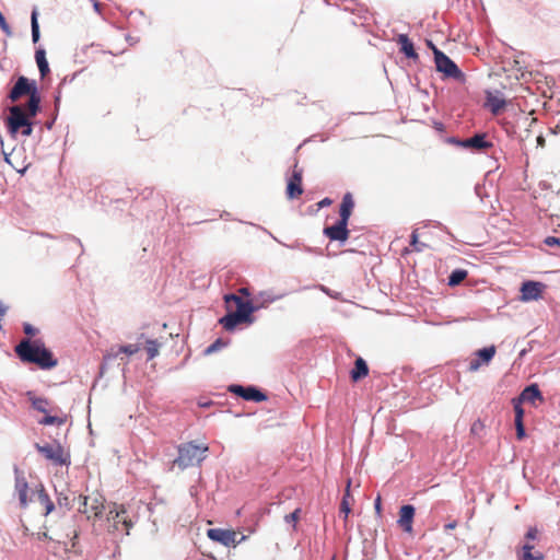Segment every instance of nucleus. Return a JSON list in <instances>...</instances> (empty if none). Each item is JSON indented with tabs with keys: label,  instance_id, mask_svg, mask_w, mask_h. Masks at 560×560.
I'll list each match as a JSON object with an SVG mask.
<instances>
[{
	"label": "nucleus",
	"instance_id": "nucleus-1",
	"mask_svg": "<svg viewBox=\"0 0 560 560\" xmlns=\"http://www.w3.org/2000/svg\"><path fill=\"white\" fill-rule=\"evenodd\" d=\"M14 351L23 363L35 364L44 371L58 365V359L42 339H23L15 346Z\"/></svg>",
	"mask_w": 560,
	"mask_h": 560
},
{
	"label": "nucleus",
	"instance_id": "nucleus-2",
	"mask_svg": "<svg viewBox=\"0 0 560 560\" xmlns=\"http://www.w3.org/2000/svg\"><path fill=\"white\" fill-rule=\"evenodd\" d=\"M261 310V305L253 300L246 302L240 307L238 311L229 310L224 316L219 318V324L226 331H234L241 324L253 325L256 322L255 313Z\"/></svg>",
	"mask_w": 560,
	"mask_h": 560
},
{
	"label": "nucleus",
	"instance_id": "nucleus-3",
	"mask_svg": "<svg viewBox=\"0 0 560 560\" xmlns=\"http://www.w3.org/2000/svg\"><path fill=\"white\" fill-rule=\"evenodd\" d=\"M9 115L4 118L7 131L12 139L19 135L22 137H31L34 131L36 120H31L22 110L21 104L12 105L8 108Z\"/></svg>",
	"mask_w": 560,
	"mask_h": 560
},
{
	"label": "nucleus",
	"instance_id": "nucleus-4",
	"mask_svg": "<svg viewBox=\"0 0 560 560\" xmlns=\"http://www.w3.org/2000/svg\"><path fill=\"white\" fill-rule=\"evenodd\" d=\"M541 534L537 527H530L524 536L522 545L516 549L517 560H544Z\"/></svg>",
	"mask_w": 560,
	"mask_h": 560
},
{
	"label": "nucleus",
	"instance_id": "nucleus-5",
	"mask_svg": "<svg viewBox=\"0 0 560 560\" xmlns=\"http://www.w3.org/2000/svg\"><path fill=\"white\" fill-rule=\"evenodd\" d=\"M209 451L206 444H196L195 442L183 443L178 446V455L173 464L177 465L180 469L199 465L205 458L206 453Z\"/></svg>",
	"mask_w": 560,
	"mask_h": 560
},
{
	"label": "nucleus",
	"instance_id": "nucleus-6",
	"mask_svg": "<svg viewBox=\"0 0 560 560\" xmlns=\"http://www.w3.org/2000/svg\"><path fill=\"white\" fill-rule=\"evenodd\" d=\"M434 52V65L435 70L442 74L444 80L453 79L459 82H464L466 79L463 70L457 66V63L451 59L444 51L441 49H435Z\"/></svg>",
	"mask_w": 560,
	"mask_h": 560
},
{
	"label": "nucleus",
	"instance_id": "nucleus-7",
	"mask_svg": "<svg viewBox=\"0 0 560 560\" xmlns=\"http://www.w3.org/2000/svg\"><path fill=\"white\" fill-rule=\"evenodd\" d=\"M446 143L471 152H483L493 148V142L488 140L486 132H476L470 138L460 139L455 136L446 138Z\"/></svg>",
	"mask_w": 560,
	"mask_h": 560
},
{
	"label": "nucleus",
	"instance_id": "nucleus-8",
	"mask_svg": "<svg viewBox=\"0 0 560 560\" xmlns=\"http://www.w3.org/2000/svg\"><path fill=\"white\" fill-rule=\"evenodd\" d=\"M39 89L37 86V82L33 79H30L25 75H19L13 86L9 91L7 98L11 102H16L23 96L32 97L33 95H38Z\"/></svg>",
	"mask_w": 560,
	"mask_h": 560
},
{
	"label": "nucleus",
	"instance_id": "nucleus-9",
	"mask_svg": "<svg viewBox=\"0 0 560 560\" xmlns=\"http://www.w3.org/2000/svg\"><path fill=\"white\" fill-rule=\"evenodd\" d=\"M35 448L38 453H40L46 459L51 460L55 465L59 466H68L70 465V455L63 453V448L59 441L55 440L54 444H44L35 443Z\"/></svg>",
	"mask_w": 560,
	"mask_h": 560
},
{
	"label": "nucleus",
	"instance_id": "nucleus-10",
	"mask_svg": "<svg viewBox=\"0 0 560 560\" xmlns=\"http://www.w3.org/2000/svg\"><path fill=\"white\" fill-rule=\"evenodd\" d=\"M228 392L246 400L254 402H262L268 399V395L256 385L230 384Z\"/></svg>",
	"mask_w": 560,
	"mask_h": 560
},
{
	"label": "nucleus",
	"instance_id": "nucleus-11",
	"mask_svg": "<svg viewBox=\"0 0 560 560\" xmlns=\"http://www.w3.org/2000/svg\"><path fill=\"white\" fill-rule=\"evenodd\" d=\"M207 536L211 540L218 541L226 547L236 546L245 539V535L236 533L230 528L222 527H210L208 529Z\"/></svg>",
	"mask_w": 560,
	"mask_h": 560
},
{
	"label": "nucleus",
	"instance_id": "nucleus-12",
	"mask_svg": "<svg viewBox=\"0 0 560 560\" xmlns=\"http://www.w3.org/2000/svg\"><path fill=\"white\" fill-rule=\"evenodd\" d=\"M299 161L298 159H294V162L292 164V173L287 178V187H285V196L289 200H293L298 197H300L304 189H303V168H299Z\"/></svg>",
	"mask_w": 560,
	"mask_h": 560
},
{
	"label": "nucleus",
	"instance_id": "nucleus-13",
	"mask_svg": "<svg viewBox=\"0 0 560 560\" xmlns=\"http://www.w3.org/2000/svg\"><path fill=\"white\" fill-rule=\"evenodd\" d=\"M78 534L75 530L63 535L60 530L49 534L48 532H38L37 539H48L49 544H51V548L55 551H58L60 548L65 550L69 549V545L74 547V544L71 542L74 538H77Z\"/></svg>",
	"mask_w": 560,
	"mask_h": 560
},
{
	"label": "nucleus",
	"instance_id": "nucleus-14",
	"mask_svg": "<svg viewBox=\"0 0 560 560\" xmlns=\"http://www.w3.org/2000/svg\"><path fill=\"white\" fill-rule=\"evenodd\" d=\"M348 225L349 221L338 218L334 224L324 228L323 234L329 238L330 242H338L340 245H345L350 235Z\"/></svg>",
	"mask_w": 560,
	"mask_h": 560
},
{
	"label": "nucleus",
	"instance_id": "nucleus-15",
	"mask_svg": "<svg viewBox=\"0 0 560 560\" xmlns=\"http://www.w3.org/2000/svg\"><path fill=\"white\" fill-rule=\"evenodd\" d=\"M497 353V347L490 345L480 348L474 352V358L470 360L468 365L469 372H477L482 365H488L493 360Z\"/></svg>",
	"mask_w": 560,
	"mask_h": 560
},
{
	"label": "nucleus",
	"instance_id": "nucleus-16",
	"mask_svg": "<svg viewBox=\"0 0 560 560\" xmlns=\"http://www.w3.org/2000/svg\"><path fill=\"white\" fill-rule=\"evenodd\" d=\"M546 285L542 282L534 280H525L521 284V300L524 302L537 301L541 298Z\"/></svg>",
	"mask_w": 560,
	"mask_h": 560
},
{
	"label": "nucleus",
	"instance_id": "nucleus-17",
	"mask_svg": "<svg viewBox=\"0 0 560 560\" xmlns=\"http://www.w3.org/2000/svg\"><path fill=\"white\" fill-rule=\"evenodd\" d=\"M289 294L285 290L277 291L273 288L260 290L254 295V300L261 305V310L268 308L270 304L284 299Z\"/></svg>",
	"mask_w": 560,
	"mask_h": 560
},
{
	"label": "nucleus",
	"instance_id": "nucleus-18",
	"mask_svg": "<svg viewBox=\"0 0 560 560\" xmlns=\"http://www.w3.org/2000/svg\"><path fill=\"white\" fill-rule=\"evenodd\" d=\"M396 43L399 46V51L407 58L417 63L420 60L419 54L415 48L413 42L407 34H398Z\"/></svg>",
	"mask_w": 560,
	"mask_h": 560
},
{
	"label": "nucleus",
	"instance_id": "nucleus-19",
	"mask_svg": "<svg viewBox=\"0 0 560 560\" xmlns=\"http://www.w3.org/2000/svg\"><path fill=\"white\" fill-rule=\"evenodd\" d=\"M140 350L139 345L128 343L119 346L117 349L110 348L109 351L103 358V364L101 365V371L103 372L105 363L116 360L119 354L133 355Z\"/></svg>",
	"mask_w": 560,
	"mask_h": 560
},
{
	"label": "nucleus",
	"instance_id": "nucleus-20",
	"mask_svg": "<svg viewBox=\"0 0 560 560\" xmlns=\"http://www.w3.org/2000/svg\"><path fill=\"white\" fill-rule=\"evenodd\" d=\"M485 107L489 108L493 115H498L506 107V101L501 96L500 91H495V93H493L492 91L487 90Z\"/></svg>",
	"mask_w": 560,
	"mask_h": 560
},
{
	"label": "nucleus",
	"instance_id": "nucleus-21",
	"mask_svg": "<svg viewBox=\"0 0 560 560\" xmlns=\"http://www.w3.org/2000/svg\"><path fill=\"white\" fill-rule=\"evenodd\" d=\"M523 404L528 402L536 405V401H544L542 393L537 383H530L525 386L518 396H516Z\"/></svg>",
	"mask_w": 560,
	"mask_h": 560
},
{
	"label": "nucleus",
	"instance_id": "nucleus-22",
	"mask_svg": "<svg viewBox=\"0 0 560 560\" xmlns=\"http://www.w3.org/2000/svg\"><path fill=\"white\" fill-rule=\"evenodd\" d=\"M14 476H15V491L19 495V502L22 508L27 505V491L28 483L23 475V472L19 469L16 465H14Z\"/></svg>",
	"mask_w": 560,
	"mask_h": 560
},
{
	"label": "nucleus",
	"instance_id": "nucleus-23",
	"mask_svg": "<svg viewBox=\"0 0 560 560\" xmlns=\"http://www.w3.org/2000/svg\"><path fill=\"white\" fill-rule=\"evenodd\" d=\"M22 110L26 117H28L31 120H35L36 116L43 110L40 92L38 95H33L30 97L26 105H22Z\"/></svg>",
	"mask_w": 560,
	"mask_h": 560
},
{
	"label": "nucleus",
	"instance_id": "nucleus-24",
	"mask_svg": "<svg viewBox=\"0 0 560 560\" xmlns=\"http://www.w3.org/2000/svg\"><path fill=\"white\" fill-rule=\"evenodd\" d=\"M34 500L38 501L40 505L45 506V513L44 515H48L55 510V504L50 500L48 493L43 488V486L39 489L33 490L30 501L33 502Z\"/></svg>",
	"mask_w": 560,
	"mask_h": 560
},
{
	"label": "nucleus",
	"instance_id": "nucleus-25",
	"mask_svg": "<svg viewBox=\"0 0 560 560\" xmlns=\"http://www.w3.org/2000/svg\"><path fill=\"white\" fill-rule=\"evenodd\" d=\"M369 365L362 357H358L354 361V365L350 371V378L352 382H359L369 375Z\"/></svg>",
	"mask_w": 560,
	"mask_h": 560
},
{
	"label": "nucleus",
	"instance_id": "nucleus-26",
	"mask_svg": "<svg viewBox=\"0 0 560 560\" xmlns=\"http://www.w3.org/2000/svg\"><path fill=\"white\" fill-rule=\"evenodd\" d=\"M58 241L63 244L69 252L80 249L79 256L84 254V246L79 237L69 233H63L58 236Z\"/></svg>",
	"mask_w": 560,
	"mask_h": 560
},
{
	"label": "nucleus",
	"instance_id": "nucleus-27",
	"mask_svg": "<svg viewBox=\"0 0 560 560\" xmlns=\"http://www.w3.org/2000/svg\"><path fill=\"white\" fill-rule=\"evenodd\" d=\"M354 199L351 192L347 191L342 196L341 203L339 206V219L350 221L352 211L354 209Z\"/></svg>",
	"mask_w": 560,
	"mask_h": 560
},
{
	"label": "nucleus",
	"instance_id": "nucleus-28",
	"mask_svg": "<svg viewBox=\"0 0 560 560\" xmlns=\"http://www.w3.org/2000/svg\"><path fill=\"white\" fill-rule=\"evenodd\" d=\"M35 61L38 67L39 75L42 79H44L46 75L50 73V68L46 57V50L44 47L39 46L36 48Z\"/></svg>",
	"mask_w": 560,
	"mask_h": 560
},
{
	"label": "nucleus",
	"instance_id": "nucleus-29",
	"mask_svg": "<svg viewBox=\"0 0 560 560\" xmlns=\"http://www.w3.org/2000/svg\"><path fill=\"white\" fill-rule=\"evenodd\" d=\"M416 508L412 504H404L399 509L396 525H412Z\"/></svg>",
	"mask_w": 560,
	"mask_h": 560
},
{
	"label": "nucleus",
	"instance_id": "nucleus-30",
	"mask_svg": "<svg viewBox=\"0 0 560 560\" xmlns=\"http://www.w3.org/2000/svg\"><path fill=\"white\" fill-rule=\"evenodd\" d=\"M27 397L28 400L31 401L33 409L42 413L48 412L49 400L47 398L37 397L34 395L33 392H27Z\"/></svg>",
	"mask_w": 560,
	"mask_h": 560
},
{
	"label": "nucleus",
	"instance_id": "nucleus-31",
	"mask_svg": "<svg viewBox=\"0 0 560 560\" xmlns=\"http://www.w3.org/2000/svg\"><path fill=\"white\" fill-rule=\"evenodd\" d=\"M31 34L32 42L37 44L40 39V28L38 23V10L37 8H33L31 13Z\"/></svg>",
	"mask_w": 560,
	"mask_h": 560
},
{
	"label": "nucleus",
	"instance_id": "nucleus-32",
	"mask_svg": "<svg viewBox=\"0 0 560 560\" xmlns=\"http://www.w3.org/2000/svg\"><path fill=\"white\" fill-rule=\"evenodd\" d=\"M468 276L467 270L462 268H456L451 271V273L447 277V285L450 287H456L460 284Z\"/></svg>",
	"mask_w": 560,
	"mask_h": 560
},
{
	"label": "nucleus",
	"instance_id": "nucleus-33",
	"mask_svg": "<svg viewBox=\"0 0 560 560\" xmlns=\"http://www.w3.org/2000/svg\"><path fill=\"white\" fill-rule=\"evenodd\" d=\"M350 483L351 481L349 480L348 481V486H347V489L342 495V500L340 502V508H339V513L340 514H343V518L345 521L347 520L349 513L351 512V508H350V498H351V494H350Z\"/></svg>",
	"mask_w": 560,
	"mask_h": 560
},
{
	"label": "nucleus",
	"instance_id": "nucleus-34",
	"mask_svg": "<svg viewBox=\"0 0 560 560\" xmlns=\"http://www.w3.org/2000/svg\"><path fill=\"white\" fill-rule=\"evenodd\" d=\"M45 416L38 420V424L42 425H62L67 421V416L58 417L51 416L48 412L44 413Z\"/></svg>",
	"mask_w": 560,
	"mask_h": 560
},
{
	"label": "nucleus",
	"instance_id": "nucleus-35",
	"mask_svg": "<svg viewBox=\"0 0 560 560\" xmlns=\"http://www.w3.org/2000/svg\"><path fill=\"white\" fill-rule=\"evenodd\" d=\"M512 405L514 409V423L524 422L525 410L523 408V402L517 397H514L512 399Z\"/></svg>",
	"mask_w": 560,
	"mask_h": 560
},
{
	"label": "nucleus",
	"instance_id": "nucleus-36",
	"mask_svg": "<svg viewBox=\"0 0 560 560\" xmlns=\"http://www.w3.org/2000/svg\"><path fill=\"white\" fill-rule=\"evenodd\" d=\"M229 340H224L223 338H217L212 343H210L205 350V355H210L215 353L217 351L228 347Z\"/></svg>",
	"mask_w": 560,
	"mask_h": 560
},
{
	"label": "nucleus",
	"instance_id": "nucleus-37",
	"mask_svg": "<svg viewBox=\"0 0 560 560\" xmlns=\"http://www.w3.org/2000/svg\"><path fill=\"white\" fill-rule=\"evenodd\" d=\"M147 353H148V360L154 359L159 354V343L154 339H147Z\"/></svg>",
	"mask_w": 560,
	"mask_h": 560
},
{
	"label": "nucleus",
	"instance_id": "nucleus-38",
	"mask_svg": "<svg viewBox=\"0 0 560 560\" xmlns=\"http://www.w3.org/2000/svg\"><path fill=\"white\" fill-rule=\"evenodd\" d=\"M300 513H301V510L300 509H295L294 511L290 512V513H287L282 516L283 518V522L287 524V525H296L298 521H299V516H300Z\"/></svg>",
	"mask_w": 560,
	"mask_h": 560
},
{
	"label": "nucleus",
	"instance_id": "nucleus-39",
	"mask_svg": "<svg viewBox=\"0 0 560 560\" xmlns=\"http://www.w3.org/2000/svg\"><path fill=\"white\" fill-rule=\"evenodd\" d=\"M262 230H264L266 233H268V234L270 235V237H271L272 240H275L277 243H279V244H281V245H283V246H285V247H288V248H291V249H302V250H303V245H304V244H303L302 242H300L299 240L294 241L292 244H285V243L281 242L280 240H278V238H277L272 233H270L268 230H266V229H264V228H262Z\"/></svg>",
	"mask_w": 560,
	"mask_h": 560
},
{
	"label": "nucleus",
	"instance_id": "nucleus-40",
	"mask_svg": "<svg viewBox=\"0 0 560 560\" xmlns=\"http://www.w3.org/2000/svg\"><path fill=\"white\" fill-rule=\"evenodd\" d=\"M238 298H240V295L237 293H225L223 295V301L225 304L226 312H229V310H233V305L237 301Z\"/></svg>",
	"mask_w": 560,
	"mask_h": 560
},
{
	"label": "nucleus",
	"instance_id": "nucleus-41",
	"mask_svg": "<svg viewBox=\"0 0 560 560\" xmlns=\"http://www.w3.org/2000/svg\"><path fill=\"white\" fill-rule=\"evenodd\" d=\"M410 245L413 246L417 252H422L427 246L424 243L419 242L417 231H413L410 235Z\"/></svg>",
	"mask_w": 560,
	"mask_h": 560
},
{
	"label": "nucleus",
	"instance_id": "nucleus-42",
	"mask_svg": "<svg viewBox=\"0 0 560 560\" xmlns=\"http://www.w3.org/2000/svg\"><path fill=\"white\" fill-rule=\"evenodd\" d=\"M515 424V434H516V439L518 441H523L526 436H527V433H526V429H525V424L524 422H521V423H514Z\"/></svg>",
	"mask_w": 560,
	"mask_h": 560
},
{
	"label": "nucleus",
	"instance_id": "nucleus-43",
	"mask_svg": "<svg viewBox=\"0 0 560 560\" xmlns=\"http://www.w3.org/2000/svg\"><path fill=\"white\" fill-rule=\"evenodd\" d=\"M0 30L7 36H11L12 35V30H11L9 23L7 22L5 16L3 15V13L1 11H0Z\"/></svg>",
	"mask_w": 560,
	"mask_h": 560
},
{
	"label": "nucleus",
	"instance_id": "nucleus-44",
	"mask_svg": "<svg viewBox=\"0 0 560 560\" xmlns=\"http://www.w3.org/2000/svg\"><path fill=\"white\" fill-rule=\"evenodd\" d=\"M23 331L30 338L35 337L38 334V329L30 323L23 324Z\"/></svg>",
	"mask_w": 560,
	"mask_h": 560
},
{
	"label": "nucleus",
	"instance_id": "nucleus-45",
	"mask_svg": "<svg viewBox=\"0 0 560 560\" xmlns=\"http://www.w3.org/2000/svg\"><path fill=\"white\" fill-rule=\"evenodd\" d=\"M60 103H61V89L57 88L56 93L54 95V113H56V115L59 114Z\"/></svg>",
	"mask_w": 560,
	"mask_h": 560
},
{
	"label": "nucleus",
	"instance_id": "nucleus-46",
	"mask_svg": "<svg viewBox=\"0 0 560 560\" xmlns=\"http://www.w3.org/2000/svg\"><path fill=\"white\" fill-rule=\"evenodd\" d=\"M485 425L483 423L478 419L476 420L471 427H470V433L472 435H478L482 430H483Z\"/></svg>",
	"mask_w": 560,
	"mask_h": 560
},
{
	"label": "nucleus",
	"instance_id": "nucleus-47",
	"mask_svg": "<svg viewBox=\"0 0 560 560\" xmlns=\"http://www.w3.org/2000/svg\"><path fill=\"white\" fill-rule=\"evenodd\" d=\"M237 294L243 298V299H246V300H250L252 298V291L248 287H241L238 290H237Z\"/></svg>",
	"mask_w": 560,
	"mask_h": 560
},
{
	"label": "nucleus",
	"instance_id": "nucleus-48",
	"mask_svg": "<svg viewBox=\"0 0 560 560\" xmlns=\"http://www.w3.org/2000/svg\"><path fill=\"white\" fill-rule=\"evenodd\" d=\"M303 250L307 254H313V255H316V256H322L323 255V249L319 248V247H311V246H307V245H303Z\"/></svg>",
	"mask_w": 560,
	"mask_h": 560
},
{
	"label": "nucleus",
	"instance_id": "nucleus-49",
	"mask_svg": "<svg viewBox=\"0 0 560 560\" xmlns=\"http://www.w3.org/2000/svg\"><path fill=\"white\" fill-rule=\"evenodd\" d=\"M544 243L547 246L553 247V246H560V237L556 236H547L544 241Z\"/></svg>",
	"mask_w": 560,
	"mask_h": 560
},
{
	"label": "nucleus",
	"instance_id": "nucleus-50",
	"mask_svg": "<svg viewBox=\"0 0 560 560\" xmlns=\"http://www.w3.org/2000/svg\"><path fill=\"white\" fill-rule=\"evenodd\" d=\"M58 505L62 509L65 508L66 510H70L71 509V504H70V501H69V498L68 497H58Z\"/></svg>",
	"mask_w": 560,
	"mask_h": 560
},
{
	"label": "nucleus",
	"instance_id": "nucleus-51",
	"mask_svg": "<svg viewBox=\"0 0 560 560\" xmlns=\"http://www.w3.org/2000/svg\"><path fill=\"white\" fill-rule=\"evenodd\" d=\"M318 288L324 292L326 293L328 296L332 298V299H338V296L340 295L339 292H334L331 291L329 288L323 285V284H319Z\"/></svg>",
	"mask_w": 560,
	"mask_h": 560
},
{
	"label": "nucleus",
	"instance_id": "nucleus-52",
	"mask_svg": "<svg viewBox=\"0 0 560 560\" xmlns=\"http://www.w3.org/2000/svg\"><path fill=\"white\" fill-rule=\"evenodd\" d=\"M474 190H475L476 196L478 198H480V200H482L483 196L486 195V192H485V185L476 184Z\"/></svg>",
	"mask_w": 560,
	"mask_h": 560
},
{
	"label": "nucleus",
	"instance_id": "nucleus-53",
	"mask_svg": "<svg viewBox=\"0 0 560 560\" xmlns=\"http://www.w3.org/2000/svg\"><path fill=\"white\" fill-rule=\"evenodd\" d=\"M374 509H375L376 515L380 516L381 512H382V499H381L380 494L374 500Z\"/></svg>",
	"mask_w": 560,
	"mask_h": 560
},
{
	"label": "nucleus",
	"instance_id": "nucleus-54",
	"mask_svg": "<svg viewBox=\"0 0 560 560\" xmlns=\"http://www.w3.org/2000/svg\"><path fill=\"white\" fill-rule=\"evenodd\" d=\"M57 118H58V115H56V113H52L51 118L45 122V128L47 130H51Z\"/></svg>",
	"mask_w": 560,
	"mask_h": 560
},
{
	"label": "nucleus",
	"instance_id": "nucleus-55",
	"mask_svg": "<svg viewBox=\"0 0 560 560\" xmlns=\"http://www.w3.org/2000/svg\"><path fill=\"white\" fill-rule=\"evenodd\" d=\"M77 77V73H73L72 75H66L61 82L59 83L58 88L62 89V86L67 83H71Z\"/></svg>",
	"mask_w": 560,
	"mask_h": 560
},
{
	"label": "nucleus",
	"instance_id": "nucleus-56",
	"mask_svg": "<svg viewBox=\"0 0 560 560\" xmlns=\"http://www.w3.org/2000/svg\"><path fill=\"white\" fill-rule=\"evenodd\" d=\"M331 203H332V200L329 197H325L324 199L318 201L317 206H318V208H324V207L330 206Z\"/></svg>",
	"mask_w": 560,
	"mask_h": 560
},
{
	"label": "nucleus",
	"instance_id": "nucleus-57",
	"mask_svg": "<svg viewBox=\"0 0 560 560\" xmlns=\"http://www.w3.org/2000/svg\"><path fill=\"white\" fill-rule=\"evenodd\" d=\"M37 234L40 235L42 237L49 238V240H56V241H58V236H59V235H55V234H51L48 232H38Z\"/></svg>",
	"mask_w": 560,
	"mask_h": 560
},
{
	"label": "nucleus",
	"instance_id": "nucleus-58",
	"mask_svg": "<svg viewBox=\"0 0 560 560\" xmlns=\"http://www.w3.org/2000/svg\"><path fill=\"white\" fill-rule=\"evenodd\" d=\"M93 4V9L96 13H101L102 4L98 0H90Z\"/></svg>",
	"mask_w": 560,
	"mask_h": 560
},
{
	"label": "nucleus",
	"instance_id": "nucleus-59",
	"mask_svg": "<svg viewBox=\"0 0 560 560\" xmlns=\"http://www.w3.org/2000/svg\"><path fill=\"white\" fill-rule=\"evenodd\" d=\"M433 127L436 131H440V132L444 131V129H445L444 124L441 121H433Z\"/></svg>",
	"mask_w": 560,
	"mask_h": 560
},
{
	"label": "nucleus",
	"instance_id": "nucleus-60",
	"mask_svg": "<svg viewBox=\"0 0 560 560\" xmlns=\"http://www.w3.org/2000/svg\"><path fill=\"white\" fill-rule=\"evenodd\" d=\"M245 302H246V300L240 296V298L237 299V301L234 303V306H235V308H236L235 311H238V310H240V307H241Z\"/></svg>",
	"mask_w": 560,
	"mask_h": 560
},
{
	"label": "nucleus",
	"instance_id": "nucleus-61",
	"mask_svg": "<svg viewBox=\"0 0 560 560\" xmlns=\"http://www.w3.org/2000/svg\"><path fill=\"white\" fill-rule=\"evenodd\" d=\"M427 46L432 50V54L434 55V52L436 51L435 49H439L436 47V45L431 40V39H428L427 40Z\"/></svg>",
	"mask_w": 560,
	"mask_h": 560
},
{
	"label": "nucleus",
	"instance_id": "nucleus-62",
	"mask_svg": "<svg viewBox=\"0 0 560 560\" xmlns=\"http://www.w3.org/2000/svg\"><path fill=\"white\" fill-rule=\"evenodd\" d=\"M358 11H359V18H360V19H363V20H366V16H365V15H362L361 13H362V12H364V14H366V13H368V11H366L365 9H362V8H361V9H359Z\"/></svg>",
	"mask_w": 560,
	"mask_h": 560
},
{
	"label": "nucleus",
	"instance_id": "nucleus-63",
	"mask_svg": "<svg viewBox=\"0 0 560 560\" xmlns=\"http://www.w3.org/2000/svg\"><path fill=\"white\" fill-rule=\"evenodd\" d=\"M126 39H127V42H129V44H130V45H132V44H133V38H132L130 35H128V36L126 37Z\"/></svg>",
	"mask_w": 560,
	"mask_h": 560
},
{
	"label": "nucleus",
	"instance_id": "nucleus-64",
	"mask_svg": "<svg viewBox=\"0 0 560 560\" xmlns=\"http://www.w3.org/2000/svg\"><path fill=\"white\" fill-rule=\"evenodd\" d=\"M537 141H538V143H542L545 141L544 137L542 136L537 137Z\"/></svg>",
	"mask_w": 560,
	"mask_h": 560
}]
</instances>
